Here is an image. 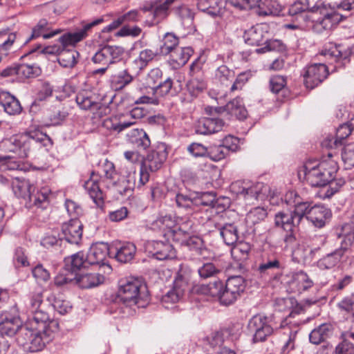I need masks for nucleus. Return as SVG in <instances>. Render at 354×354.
<instances>
[{
  "instance_id": "nucleus-1",
  "label": "nucleus",
  "mask_w": 354,
  "mask_h": 354,
  "mask_svg": "<svg viewBox=\"0 0 354 354\" xmlns=\"http://www.w3.org/2000/svg\"><path fill=\"white\" fill-rule=\"evenodd\" d=\"M26 308L30 317L28 320L21 324L18 317L5 319L0 322V336L10 340L17 335L19 345L30 352L40 351L52 340L53 333L58 330L59 324L50 318L41 292L30 295Z\"/></svg>"
},
{
  "instance_id": "nucleus-2",
  "label": "nucleus",
  "mask_w": 354,
  "mask_h": 354,
  "mask_svg": "<svg viewBox=\"0 0 354 354\" xmlns=\"http://www.w3.org/2000/svg\"><path fill=\"white\" fill-rule=\"evenodd\" d=\"M332 156L329 153L328 158L322 160L317 165L304 166L305 178L312 187H324L328 185V187L321 191V197L324 199L330 198L345 184V180L342 178L335 179L338 165L335 160L331 159Z\"/></svg>"
},
{
  "instance_id": "nucleus-3",
  "label": "nucleus",
  "mask_w": 354,
  "mask_h": 354,
  "mask_svg": "<svg viewBox=\"0 0 354 354\" xmlns=\"http://www.w3.org/2000/svg\"><path fill=\"white\" fill-rule=\"evenodd\" d=\"M10 142L14 145L11 150L17 153L20 158H24L34 150L51 144V139L46 133L34 131L12 136Z\"/></svg>"
},
{
  "instance_id": "nucleus-4",
  "label": "nucleus",
  "mask_w": 354,
  "mask_h": 354,
  "mask_svg": "<svg viewBox=\"0 0 354 354\" xmlns=\"http://www.w3.org/2000/svg\"><path fill=\"white\" fill-rule=\"evenodd\" d=\"M315 3L313 12L320 15L313 26L315 32L322 33L324 30H329L342 21L344 16L339 12V10H344L341 6L342 2L339 4L331 5L322 0H315Z\"/></svg>"
},
{
  "instance_id": "nucleus-5",
  "label": "nucleus",
  "mask_w": 354,
  "mask_h": 354,
  "mask_svg": "<svg viewBox=\"0 0 354 354\" xmlns=\"http://www.w3.org/2000/svg\"><path fill=\"white\" fill-rule=\"evenodd\" d=\"M168 156L167 146L165 143H159L155 149L151 150L142 160L140 165L138 187L145 185L149 180V172L158 170L166 160Z\"/></svg>"
},
{
  "instance_id": "nucleus-6",
  "label": "nucleus",
  "mask_w": 354,
  "mask_h": 354,
  "mask_svg": "<svg viewBox=\"0 0 354 354\" xmlns=\"http://www.w3.org/2000/svg\"><path fill=\"white\" fill-rule=\"evenodd\" d=\"M230 189L233 193L246 200H263L265 197L274 198L276 195L268 185L259 182L236 181L232 183Z\"/></svg>"
},
{
  "instance_id": "nucleus-7",
  "label": "nucleus",
  "mask_w": 354,
  "mask_h": 354,
  "mask_svg": "<svg viewBox=\"0 0 354 354\" xmlns=\"http://www.w3.org/2000/svg\"><path fill=\"white\" fill-rule=\"evenodd\" d=\"M147 287L137 279L127 280L120 282L117 294V302H122L127 306L140 305V300L143 299L142 292L146 291ZM142 306H144L143 305Z\"/></svg>"
},
{
  "instance_id": "nucleus-8",
  "label": "nucleus",
  "mask_w": 354,
  "mask_h": 354,
  "mask_svg": "<svg viewBox=\"0 0 354 354\" xmlns=\"http://www.w3.org/2000/svg\"><path fill=\"white\" fill-rule=\"evenodd\" d=\"M192 270L185 264H180L174 281L173 288L162 297V302L176 303L183 296L191 280Z\"/></svg>"
},
{
  "instance_id": "nucleus-9",
  "label": "nucleus",
  "mask_w": 354,
  "mask_h": 354,
  "mask_svg": "<svg viewBox=\"0 0 354 354\" xmlns=\"http://www.w3.org/2000/svg\"><path fill=\"white\" fill-rule=\"evenodd\" d=\"M245 286V280L243 277H230L223 286L218 302L225 306L233 304L244 292Z\"/></svg>"
},
{
  "instance_id": "nucleus-10",
  "label": "nucleus",
  "mask_w": 354,
  "mask_h": 354,
  "mask_svg": "<svg viewBox=\"0 0 354 354\" xmlns=\"http://www.w3.org/2000/svg\"><path fill=\"white\" fill-rule=\"evenodd\" d=\"M272 322V317L263 314L255 315L249 320L248 328L253 333L254 343L265 342L274 333Z\"/></svg>"
},
{
  "instance_id": "nucleus-11",
  "label": "nucleus",
  "mask_w": 354,
  "mask_h": 354,
  "mask_svg": "<svg viewBox=\"0 0 354 354\" xmlns=\"http://www.w3.org/2000/svg\"><path fill=\"white\" fill-rule=\"evenodd\" d=\"M303 219L305 218L312 225L317 228L324 227L328 223L332 217V212L330 209L324 205L315 204L308 201L304 211Z\"/></svg>"
},
{
  "instance_id": "nucleus-12",
  "label": "nucleus",
  "mask_w": 354,
  "mask_h": 354,
  "mask_svg": "<svg viewBox=\"0 0 354 354\" xmlns=\"http://www.w3.org/2000/svg\"><path fill=\"white\" fill-rule=\"evenodd\" d=\"M124 54V48L118 46H104L92 57L93 63L110 66L120 62Z\"/></svg>"
},
{
  "instance_id": "nucleus-13",
  "label": "nucleus",
  "mask_w": 354,
  "mask_h": 354,
  "mask_svg": "<svg viewBox=\"0 0 354 354\" xmlns=\"http://www.w3.org/2000/svg\"><path fill=\"white\" fill-rule=\"evenodd\" d=\"M104 21L102 17H100L93 21L86 24L83 28L77 32H68L61 35L58 41L60 43L63 50H71L75 46L82 41L86 36V32L95 26L101 24Z\"/></svg>"
},
{
  "instance_id": "nucleus-14",
  "label": "nucleus",
  "mask_w": 354,
  "mask_h": 354,
  "mask_svg": "<svg viewBox=\"0 0 354 354\" xmlns=\"http://www.w3.org/2000/svg\"><path fill=\"white\" fill-rule=\"evenodd\" d=\"M202 64L198 59L190 65L191 79L187 83V91L192 96L196 97L207 88V83L203 72Z\"/></svg>"
},
{
  "instance_id": "nucleus-15",
  "label": "nucleus",
  "mask_w": 354,
  "mask_h": 354,
  "mask_svg": "<svg viewBox=\"0 0 354 354\" xmlns=\"http://www.w3.org/2000/svg\"><path fill=\"white\" fill-rule=\"evenodd\" d=\"M283 268V263L277 257L269 256L266 259H263L257 268V272L261 277L279 279L282 275Z\"/></svg>"
},
{
  "instance_id": "nucleus-16",
  "label": "nucleus",
  "mask_w": 354,
  "mask_h": 354,
  "mask_svg": "<svg viewBox=\"0 0 354 354\" xmlns=\"http://www.w3.org/2000/svg\"><path fill=\"white\" fill-rule=\"evenodd\" d=\"M328 68L324 64H314L306 67L304 74V84L308 88L313 89L328 76Z\"/></svg>"
},
{
  "instance_id": "nucleus-17",
  "label": "nucleus",
  "mask_w": 354,
  "mask_h": 354,
  "mask_svg": "<svg viewBox=\"0 0 354 354\" xmlns=\"http://www.w3.org/2000/svg\"><path fill=\"white\" fill-rule=\"evenodd\" d=\"M303 220L301 211L288 212L279 211L274 216V225L281 227L283 230H290L293 227H297Z\"/></svg>"
},
{
  "instance_id": "nucleus-18",
  "label": "nucleus",
  "mask_w": 354,
  "mask_h": 354,
  "mask_svg": "<svg viewBox=\"0 0 354 354\" xmlns=\"http://www.w3.org/2000/svg\"><path fill=\"white\" fill-rule=\"evenodd\" d=\"M83 224L77 218H71L62 226V239L71 244L78 245L82 241Z\"/></svg>"
},
{
  "instance_id": "nucleus-19",
  "label": "nucleus",
  "mask_w": 354,
  "mask_h": 354,
  "mask_svg": "<svg viewBox=\"0 0 354 354\" xmlns=\"http://www.w3.org/2000/svg\"><path fill=\"white\" fill-rule=\"evenodd\" d=\"M147 250L152 257L160 261L173 259L176 257V251L169 242L154 241L148 242Z\"/></svg>"
},
{
  "instance_id": "nucleus-20",
  "label": "nucleus",
  "mask_w": 354,
  "mask_h": 354,
  "mask_svg": "<svg viewBox=\"0 0 354 354\" xmlns=\"http://www.w3.org/2000/svg\"><path fill=\"white\" fill-rule=\"evenodd\" d=\"M113 251H109V248L107 244L101 243L92 245L88 250L86 256V262L89 266L99 265L104 266L106 265V261L108 254H111Z\"/></svg>"
},
{
  "instance_id": "nucleus-21",
  "label": "nucleus",
  "mask_w": 354,
  "mask_h": 354,
  "mask_svg": "<svg viewBox=\"0 0 354 354\" xmlns=\"http://www.w3.org/2000/svg\"><path fill=\"white\" fill-rule=\"evenodd\" d=\"M224 126L223 120L218 118H203L195 124L194 129L197 134L209 135L222 130Z\"/></svg>"
},
{
  "instance_id": "nucleus-22",
  "label": "nucleus",
  "mask_w": 354,
  "mask_h": 354,
  "mask_svg": "<svg viewBox=\"0 0 354 354\" xmlns=\"http://www.w3.org/2000/svg\"><path fill=\"white\" fill-rule=\"evenodd\" d=\"M51 24L52 21H48L46 19H41L33 27L32 33L26 39V43L39 37H42L45 39H50L62 32L61 29L51 30Z\"/></svg>"
},
{
  "instance_id": "nucleus-23",
  "label": "nucleus",
  "mask_w": 354,
  "mask_h": 354,
  "mask_svg": "<svg viewBox=\"0 0 354 354\" xmlns=\"http://www.w3.org/2000/svg\"><path fill=\"white\" fill-rule=\"evenodd\" d=\"M321 55L330 60L337 63L341 62L342 64H345L348 62V57L350 52L343 50L341 45H337L333 43L326 44L321 51Z\"/></svg>"
},
{
  "instance_id": "nucleus-24",
  "label": "nucleus",
  "mask_w": 354,
  "mask_h": 354,
  "mask_svg": "<svg viewBox=\"0 0 354 354\" xmlns=\"http://www.w3.org/2000/svg\"><path fill=\"white\" fill-rule=\"evenodd\" d=\"M0 106L10 115H19L23 109L19 100L9 92L4 91H0Z\"/></svg>"
},
{
  "instance_id": "nucleus-25",
  "label": "nucleus",
  "mask_w": 354,
  "mask_h": 354,
  "mask_svg": "<svg viewBox=\"0 0 354 354\" xmlns=\"http://www.w3.org/2000/svg\"><path fill=\"white\" fill-rule=\"evenodd\" d=\"M221 109L229 115L230 118H234L238 120H244L248 116V111L240 97H236L230 101Z\"/></svg>"
},
{
  "instance_id": "nucleus-26",
  "label": "nucleus",
  "mask_w": 354,
  "mask_h": 354,
  "mask_svg": "<svg viewBox=\"0 0 354 354\" xmlns=\"http://www.w3.org/2000/svg\"><path fill=\"white\" fill-rule=\"evenodd\" d=\"M290 286L292 291L301 293L313 287L314 283L304 271H299L292 274Z\"/></svg>"
},
{
  "instance_id": "nucleus-27",
  "label": "nucleus",
  "mask_w": 354,
  "mask_h": 354,
  "mask_svg": "<svg viewBox=\"0 0 354 354\" xmlns=\"http://www.w3.org/2000/svg\"><path fill=\"white\" fill-rule=\"evenodd\" d=\"M114 250V256L116 260L121 263L130 262L134 257L136 252V245L130 242L119 243L111 249Z\"/></svg>"
},
{
  "instance_id": "nucleus-28",
  "label": "nucleus",
  "mask_w": 354,
  "mask_h": 354,
  "mask_svg": "<svg viewBox=\"0 0 354 354\" xmlns=\"http://www.w3.org/2000/svg\"><path fill=\"white\" fill-rule=\"evenodd\" d=\"M267 32L261 25H255L245 30L243 39L246 44L251 46H260L266 41Z\"/></svg>"
},
{
  "instance_id": "nucleus-29",
  "label": "nucleus",
  "mask_w": 354,
  "mask_h": 354,
  "mask_svg": "<svg viewBox=\"0 0 354 354\" xmlns=\"http://www.w3.org/2000/svg\"><path fill=\"white\" fill-rule=\"evenodd\" d=\"M219 231L220 236L223 242L227 245H234L239 241V235L238 228L234 223L216 225Z\"/></svg>"
},
{
  "instance_id": "nucleus-30",
  "label": "nucleus",
  "mask_w": 354,
  "mask_h": 354,
  "mask_svg": "<svg viewBox=\"0 0 354 354\" xmlns=\"http://www.w3.org/2000/svg\"><path fill=\"white\" fill-rule=\"evenodd\" d=\"M259 16H278L281 14L282 7L277 0H261L256 8Z\"/></svg>"
},
{
  "instance_id": "nucleus-31",
  "label": "nucleus",
  "mask_w": 354,
  "mask_h": 354,
  "mask_svg": "<svg viewBox=\"0 0 354 354\" xmlns=\"http://www.w3.org/2000/svg\"><path fill=\"white\" fill-rule=\"evenodd\" d=\"M333 335V327L329 324H322L314 328L309 334V340L318 345L325 342Z\"/></svg>"
},
{
  "instance_id": "nucleus-32",
  "label": "nucleus",
  "mask_w": 354,
  "mask_h": 354,
  "mask_svg": "<svg viewBox=\"0 0 354 354\" xmlns=\"http://www.w3.org/2000/svg\"><path fill=\"white\" fill-rule=\"evenodd\" d=\"M104 276L98 273L76 274V284L82 288H91L102 283Z\"/></svg>"
},
{
  "instance_id": "nucleus-33",
  "label": "nucleus",
  "mask_w": 354,
  "mask_h": 354,
  "mask_svg": "<svg viewBox=\"0 0 354 354\" xmlns=\"http://www.w3.org/2000/svg\"><path fill=\"white\" fill-rule=\"evenodd\" d=\"M133 79V76L130 74L128 69H124L111 75L110 79L111 86L114 91H121L130 84Z\"/></svg>"
},
{
  "instance_id": "nucleus-34",
  "label": "nucleus",
  "mask_w": 354,
  "mask_h": 354,
  "mask_svg": "<svg viewBox=\"0 0 354 354\" xmlns=\"http://www.w3.org/2000/svg\"><path fill=\"white\" fill-rule=\"evenodd\" d=\"M157 55L158 53L151 49L147 48L141 50L139 53V56L132 62V69L136 74H138Z\"/></svg>"
},
{
  "instance_id": "nucleus-35",
  "label": "nucleus",
  "mask_w": 354,
  "mask_h": 354,
  "mask_svg": "<svg viewBox=\"0 0 354 354\" xmlns=\"http://www.w3.org/2000/svg\"><path fill=\"white\" fill-rule=\"evenodd\" d=\"M224 284L221 280L215 279L207 284L200 285L196 290L201 295L212 297L218 301Z\"/></svg>"
},
{
  "instance_id": "nucleus-36",
  "label": "nucleus",
  "mask_w": 354,
  "mask_h": 354,
  "mask_svg": "<svg viewBox=\"0 0 354 354\" xmlns=\"http://www.w3.org/2000/svg\"><path fill=\"white\" fill-rule=\"evenodd\" d=\"M84 187L96 205L102 207L104 204V196L97 180L91 178L85 181Z\"/></svg>"
},
{
  "instance_id": "nucleus-37",
  "label": "nucleus",
  "mask_w": 354,
  "mask_h": 354,
  "mask_svg": "<svg viewBox=\"0 0 354 354\" xmlns=\"http://www.w3.org/2000/svg\"><path fill=\"white\" fill-rule=\"evenodd\" d=\"M88 266L83 252H77L70 257L65 258L66 271H70L74 274H77L76 272L81 268H86Z\"/></svg>"
},
{
  "instance_id": "nucleus-38",
  "label": "nucleus",
  "mask_w": 354,
  "mask_h": 354,
  "mask_svg": "<svg viewBox=\"0 0 354 354\" xmlns=\"http://www.w3.org/2000/svg\"><path fill=\"white\" fill-rule=\"evenodd\" d=\"M344 254L342 248L337 249L320 259L317 262V266L320 269L333 268L340 261Z\"/></svg>"
},
{
  "instance_id": "nucleus-39",
  "label": "nucleus",
  "mask_w": 354,
  "mask_h": 354,
  "mask_svg": "<svg viewBox=\"0 0 354 354\" xmlns=\"http://www.w3.org/2000/svg\"><path fill=\"white\" fill-rule=\"evenodd\" d=\"M282 200L286 204L293 208V209H290L291 211H297L299 209L301 211V214H304L306 204L308 202V201H304L301 197L295 191L287 192L282 198Z\"/></svg>"
},
{
  "instance_id": "nucleus-40",
  "label": "nucleus",
  "mask_w": 354,
  "mask_h": 354,
  "mask_svg": "<svg viewBox=\"0 0 354 354\" xmlns=\"http://www.w3.org/2000/svg\"><path fill=\"white\" fill-rule=\"evenodd\" d=\"M192 53L190 47H177L169 53L170 59L177 66H183L187 62Z\"/></svg>"
},
{
  "instance_id": "nucleus-41",
  "label": "nucleus",
  "mask_w": 354,
  "mask_h": 354,
  "mask_svg": "<svg viewBox=\"0 0 354 354\" xmlns=\"http://www.w3.org/2000/svg\"><path fill=\"white\" fill-rule=\"evenodd\" d=\"M342 341L335 348V354H354V333L342 335Z\"/></svg>"
},
{
  "instance_id": "nucleus-42",
  "label": "nucleus",
  "mask_w": 354,
  "mask_h": 354,
  "mask_svg": "<svg viewBox=\"0 0 354 354\" xmlns=\"http://www.w3.org/2000/svg\"><path fill=\"white\" fill-rule=\"evenodd\" d=\"M195 206H206L210 207H218L220 204L216 198L215 193L213 192H205L196 193L194 196Z\"/></svg>"
},
{
  "instance_id": "nucleus-43",
  "label": "nucleus",
  "mask_w": 354,
  "mask_h": 354,
  "mask_svg": "<svg viewBox=\"0 0 354 354\" xmlns=\"http://www.w3.org/2000/svg\"><path fill=\"white\" fill-rule=\"evenodd\" d=\"M49 193L48 189L43 188L36 194H30L28 198V204H26L27 207H30L34 205L42 209L46 208L48 204Z\"/></svg>"
},
{
  "instance_id": "nucleus-44",
  "label": "nucleus",
  "mask_w": 354,
  "mask_h": 354,
  "mask_svg": "<svg viewBox=\"0 0 354 354\" xmlns=\"http://www.w3.org/2000/svg\"><path fill=\"white\" fill-rule=\"evenodd\" d=\"M138 183H136V173L129 174L127 179L123 180L116 185V191L123 196H130Z\"/></svg>"
},
{
  "instance_id": "nucleus-45",
  "label": "nucleus",
  "mask_w": 354,
  "mask_h": 354,
  "mask_svg": "<svg viewBox=\"0 0 354 354\" xmlns=\"http://www.w3.org/2000/svg\"><path fill=\"white\" fill-rule=\"evenodd\" d=\"M79 53L74 48L63 50L58 57V62L64 68H73L77 63Z\"/></svg>"
},
{
  "instance_id": "nucleus-46",
  "label": "nucleus",
  "mask_w": 354,
  "mask_h": 354,
  "mask_svg": "<svg viewBox=\"0 0 354 354\" xmlns=\"http://www.w3.org/2000/svg\"><path fill=\"white\" fill-rule=\"evenodd\" d=\"M12 188L15 195L18 198H26L30 195L31 187L28 181L16 178L12 182Z\"/></svg>"
},
{
  "instance_id": "nucleus-47",
  "label": "nucleus",
  "mask_w": 354,
  "mask_h": 354,
  "mask_svg": "<svg viewBox=\"0 0 354 354\" xmlns=\"http://www.w3.org/2000/svg\"><path fill=\"white\" fill-rule=\"evenodd\" d=\"M131 142L139 149H147L151 145L148 135L143 129H135L132 132Z\"/></svg>"
},
{
  "instance_id": "nucleus-48",
  "label": "nucleus",
  "mask_w": 354,
  "mask_h": 354,
  "mask_svg": "<svg viewBox=\"0 0 354 354\" xmlns=\"http://www.w3.org/2000/svg\"><path fill=\"white\" fill-rule=\"evenodd\" d=\"M176 221L171 215H165L158 216L151 223V227L153 230H158L165 232L171 230L175 225Z\"/></svg>"
},
{
  "instance_id": "nucleus-49",
  "label": "nucleus",
  "mask_w": 354,
  "mask_h": 354,
  "mask_svg": "<svg viewBox=\"0 0 354 354\" xmlns=\"http://www.w3.org/2000/svg\"><path fill=\"white\" fill-rule=\"evenodd\" d=\"M232 246L231 254L235 260L244 261L248 259L250 251V245L248 243L240 241Z\"/></svg>"
},
{
  "instance_id": "nucleus-50",
  "label": "nucleus",
  "mask_w": 354,
  "mask_h": 354,
  "mask_svg": "<svg viewBox=\"0 0 354 354\" xmlns=\"http://www.w3.org/2000/svg\"><path fill=\"white\" fill-rule=\"evenodd\" d=\"M135 124L134 121L118 122L116 118H106L103 121V127L113 132L120 133L124 129L130 127Z\"/></svg>"
},
{
  "instance_id": "nucleus-51",
  "label": "nucleus",
  "mask_w": 354,
  "mask_h": 354,
  "mask_svg": "<svg viewBox=\"0 0 354 354\" xmlns=\"http://www.w3.org/2000/svg\"><path fill=\"white\" fill-rule=\"evenodd\" d=\"M315 0H299L290 6L288 10L290 15H297L306 10L313 12L315 6Z\"/></svg>"
},
{
  "instance_id": "nucleus-52",
  "label": "nucleus",
  "mask_w": 354,
  "mask_h": 354,
  "mask_svg": "<svg viewBox=\"0 0 354 354\" xmlns=\"http://www.w3.org/2000/svg\"><path fill=\"white\" fill-rule=\"evenodd\" d=\"M176 0H165L161 2L160 0H155L156 6L153 12V17L154 19H163L168 15V10L169 7L174 3Z\"/></svg>"
},
{
  "instance_id": "nucleus-53",
  "label": "nucleus",
  "mask_w": 354,
  "mask_h": 354,
  "mask_svg": "<svg viewBox=\"0 0 354 354\" xmlns=\"http://www.w3.org/2000/svg\"><path fill=\"white\" fill-rule=\"evenodd\" d=\"M39 73V70L37 67L28 64H17V75L18 78L21 80H26L32 78L37 76Z\"/></svg>"
},
{
  "instance_id": "nucleus-54",
  "label": "nucleus",
  "mask_w": 354,
  "mask_h": 354,
  "mask_svg": "<svg viewBox=\"0 0 354 354\" xmlns=\"http://www.w3.org/2000/svg\"><path fill=\"white\" fill-rule=\"evenodd\" d=\"M8 35L7 39L0 45V62L3 57H6L8 52L16 39V35L14 32L8 34V29L0 30V36Z\"/></svg>"
},
{
  "instance_id": "nucleus-55",
  "label": "nucleus",
  "mask_w": 354,
  "mask_h": 354,
  "mask_svg": "<svg viewBox=\"0 0 354 354\" xmlns=\"http://www.w3.org/2000/svg\"><path fill=\"white\" fill-rule=\"evenodd\" d=\"M197 6L198 10L212 17L216 16L218 13L216 0H198Z\"/></svg>"
},
{
  "instance_id": "nucleus-56",
  "label": "nucleus",
  "mask_w": 354,
  "mask_h": 354,
  "mask_svg": "<svg viewBox=\"0 0 354 354\" xmlns=\"http://www.w3.org/2000/svg\"><path fill=\"white\" fill-rule=\"evenodd\" d=\"M162 76V72L159 68L151 69L145 78L146 86L150 88L153 92L158 83L161 82Z\"/></svg>"
},
{
  "instance_id": "nucleus-57",
  "label": "nucleus",
  "mask_w": 354,
  "mask_h": 354,
  "mask_svg": "<svg viewBox=\"0 0 354 354\" xmlns=\"http://www.w3.org/2000/svg\"><path fill=\"white\" fill-rule=\"evenodd\" d=\"M178 39L172 33L165 34L163 39V44L160 47L161 53L163 54H169L178 46Z\"/></svg>"
},
{
  "instance_id": "nucleus-58",
  "label": "nucleus",
  "mask_w": 354,
  "mask_h": 354,
  "mask_svg": "<svg viewBox=\"0 0 354 354\" xmlns=\"http://www.w3.org/2000/svg\"><path fill=\"white\" fill-rule=\"evenodd\" d=\"M228 149L223 145L211 146L208 149V157L214 161H219L229 155Z\"/></svg>"
},
{
  "instance_id": "nucleus-59",
  "label": "nucleus",
  "mask_w": 354,
  "mask_h": 354,
  "mask_svg": "<svg viewBox=\"0 0 354 354\" xmlns=\"http://www.w3.org/2000/svg\"><path fill=\"white\" fill-rule=\"evenodd\" d=\"M204 342L212 348H220L224 343V333L223 331L213 332L204 339Z\"/></svg>"
},
{
  "instance_id": "nucleus-60",
  "label": "nucleus",
  "mask_w": 354,
  "mask_h": 354,
  "mask_svg": "<svg viewBox=\"0 0 354 354\" xmlns=\"http://www.w3.org/2000/svg\"><path fill=\"white\" fill-rule=\"evenodd\" d=\"M342 159L347 169L354 167V142L345 145L342 152Z\"/></svg>"
},
{
  "instance_id": "nucleus-61",
  "label": "nucleus",
  "mask_w": 354,
  "mask_h": 354,
  "mask_svg": "<svg viewBox=\"0 0 354 354\" xmlns=\"http://www.w3.org/2000/svg\"><path fill=\"white\" fill-rule=\"evenodd\" d=\"M343 233L341 248L344 252L349 247L354 248V229H351V226L346 225L342 227Z\"/></svg>"
},
{
  "instance_id": "nucleus-62",
  "label": "nucleus",
  "mask_w": 354,
  "mask_h": 354,
  "mask_svg": "<svg viewBox=\"0 0 354 354\" xmlns=\"http://www.w3.org/2000/svg\"><path fill=\"white\" fill-rule=\"evenodd\" d=\"M52 306L60 315L68 313L72 308L70 301L64 299L62 296L54 297Z\"/></svg>"
},
{
  "instance_id": "nucleus-63",
  "label": "nucleus",
  "mask_w": 354,
  "mask_h": 354,
  "mask_svg": "<svg viewBox=\"0 0 354 354\" xmlns=\"http://www.w3.org/2000/svg\"><path fill=\"white\" fill-rule=\"evenodd\" d=\"M267 216V211L263 207H257L250 210L247 216L248 222L256 224L265 219Z\"/></svg>"
},
{
  "instance_id": "nucleus-64",
  "label": "nucleus",
  "mask_w": 354,
  "mask_h": 354,
  "mask_svg": "<svg viewBox=\"0 0 354 354\" xmlns=\"http://www.w3.org/2000/svg\"><path fill=\"white\" fill-rule=\"evenodd\" d=\"M215 77L221 84H225L234 79V72L230 70L226 66L222 65L216 69Z\"/></svg>"
}]
</instances>
